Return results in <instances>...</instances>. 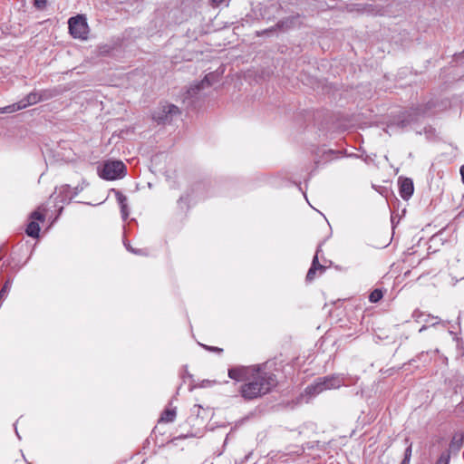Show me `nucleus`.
<instances>
[{"instance_id":"obj_21","label":"nucleus","mask_w":464,"mask_h":464,"mask_svg":"<svg viewBox=\"0 0 464 464\" xmlns=\"http://www.w3.org/2000/svg\"><path fill=\"white\" fill-rule=\"evenodd\" d=\"M383 296V293L381 289H374L369 295V301L371 303H377Z\"/></svg>"},{"instance_id":"obj_14","label":"nucleus","mask_w":464,"mask_h":464,"mask_svg":"<svg viewBox=\"0 0 464 464\" xmlns=\"http://www.w3.org/2000/svg\"><path fill=\"white\" fill-rule=\"evenodd\" d=\"M326 390L325 382L324 381L323 377H320L315 379L313 383L309 384L305 388V392L308 395L315 396Z\"/></svg>"},{"instance_id":"obj_16","label":"nucleus","mask_w":464,"mask_h":464,"mask_svg":"<svg viewBox=\"0 0 464 464\" xmlns=\"http://www.w3.org/2000/svg\"><path fill=\"white\" fill-rule=\"evenodd\" d=\"M327 390L337 389L343 383V378L338 375H328L323 377Z\"/></svg>"},{"instance_id":"obj_5","label":"nucleus","mask_w":464,"mask_h":464,"mask_svg":"<svg viewBox=\"0 0 464 464\" xmlns=\"http://www.w3.org/2000/svg\"><path fill=\"white\" fill-rule=\"evenodd\" d=\"M179 114V107L174 104L165 103L154 111L152 118L158 124H167L171 122Z\"/></svg>"},{"instance_id":"obj_6","label":"nucleus","mask_w":464,"mask_h":464,"mask_svg":"<svg viewBox=\"0 0 464 464\" xmlns=\"http://www.w3.org/2000/svg\"><path fill=\"white\" fill-rule=\"evenodd\" d=\"M69 32L73 38L86 39L89 34V26L86 18L82 14L72 16L68 21Z\"/></svg>"},{"instance_id":"obj_33","label":"nucleus","mask_w":464,"mask_h":464,"mask_svg":"<svg viewBox=\"0 0 464 464\" xmlns=\"http://www.w3.org/2000/svg\"><path fill=\"white\" fill-rule=\"evenodd\" d=\"M426 329H427V326H426V325H422V326L420 328L419 332H420V333H421L422 331H424V330H426Z\"/></svg>"},{"instance_id":"obj_32","label":"nucleus","mask_w":464,"mask_h":464,"mask_svg":"<svg viewBox=\"0 0 464 464\" xmlns=\"http://www.w3.org/2000/svg\"><path fill=\"white\" fill-rule=\"evenodd\" d=\"M460 175H461L462 182L464 183V165L460 167Z\"/></svg>"},{"instance_id":"obj_35","label":"nucleus","mask_w":464,"mask_h":464,"mask_svg":"<svg viewBox=\"0 0 464 464\" xmlns=\"http://www.w3.org/2000/svg\"><path fill=\"white\" fill-rule=\"evenodd\" d=\"M74 203L81 204V203H84V202L83 201H75Z\"/></svg>"},{"instance_id":"obj_12","label":"nucleus","mask_w":464,"mask_h":464,"mask_svg":"<svg viewBox=\"0 0 464 464\" xmlns=\"http://www.w3.org/2000/svg\"><path fill=\"white\" fill-rule=\"evenodd\" d=\"M47 91H44L41 92H32L28 93L24 99L20 102L24 105V109L30 105L36 104L37 102L48 99Z\"/></svg>"},{"instance_id":"obj_28","label":"nucleus","mask_w":464,"mask_h":464,"mask_svg":"<svg viewBox=\"0 0 464 464\" xmlns=\"http://www.w3.org/2000/svg\"><path fill=\"white\" fill-rule=\"evenodd\" d=\"M203 347L209 351V352H213V353H223V349L222 348H219V347H216V346H208V345H203Z\"/></svg>"},{"instance_id":"obj_22","label":"nucleus","mask_w":464,"mask_h":464,"mask_svg":"<svg viewBox=\"0 0 464 464\" xmlns=\"http://www.w3.org/2000/svg\"><path fill=\"white\" fill-rule=\"evenodd\" d=\"M124 245H125L127 250L131 252L134 255H138V256H148L149 255L147 249L132 247L129 243L128 244L125 243Z\"/></svg>"},{"instance_id":"obj_20","label":"nucleus","mask_w":464,"mask_h":464,"mask_svg":"<svg viewBox=\"0 0 464 464\" xmlns=\"http://www.w3.org/2000/svg\"><path fill=\"white\" fill-rule=\"evenodd\" d=\"M295 17H288L285 20H281L276 24V28L288 29L293 25V24L295 23Z\"/></svg>"},{"instance_id":"obj_30","label":"nucleus","mask_w":464,"mask_h":464,"mask_svg":"<svg viewBox=\"0 0 464 464\" xmlns=\"http://www.w3.org/2000/svg\"><path fill=\"white\" fill-rule=\"evenodd\" d=\"M457 409H458L459 411L464 412V399L461 401V402H459V403L458 404Z\"/></svg>"},{"instance_id":"obj_4","label":"nucleus","mask_w":464,"mask_h":464,"mask_svg":"<svg viewBox=\"0 0 464 464\" xmlns=\"http://www.w3.org/2000/svg\"><path fill=\"white\" fill-rule=\"evenodd\" d=\"M47 210L44 207L37 208L28 217V224L25 228V233L28 237L38 238L40 233V223L45 220Z\"/></svg>"},{"instance_id":"obj_1","label":"nucleus","mask_w":464,"mask_h":464,"mask_svg":"<svg viewBox=\"0 0 464 464\" xmlns=\"http://www.w3.org/2000/svg\"><path fill=\"white\" fill-rule=\"evenodd\" d=\"M230 379L243 382L238 392L245 401H253L270 393L278 384L276 375L264 365L235 366L227 371Z\"/></svg>"},{"instance_id":"obj_15","label":"nucleus","mask_w":464,"mask_h":464,"mask_svg":"<svg viewBox=\"0 0 464 464\" xmlns=\"http://www.w3.org/2000/svg\"><path fill=\"white\" fill-rule=\"evenodd\" d=\"M463 443H464V433L463 432L457 433L453 436V438L450 443V449L448 450L450 451V453L451 451L458 453L460 450V449L462 448Z\"/></svg>"},{"instance_id":"obj_18","label":"nucleus","mask_w":464,"mask_h":464,"mask_svg":"<svg viewBox=\"0 0 464 464\" xmlns=\"http://www.w3.org/2000/svg\"><path fill=\"white\" fill-rule=\"evenodd\" d=\"M176 415H177V412H176L175 408L174 409H166L161 413L160 421L166 422V423L173 422L176 419Z\"/></svg>"},{"instance_id":"obj_19","label":"nucleus","mask_w":464,"mask_h":464,"mask_svg":"<svg viewBox=\"0 0 464 464\" xmlns=\"http://www.w3.org/2000/svg\"><path fill=\"white\" fill-rule=\"evenodd\" d=\"M23 109H24V105L22 104V102L19 101L11 105L4 107V111H5V113H12V112L23 110Z\"/></svg>"},{"instance_id":"obj_3","label":"nucleus","mask_w":464,"mask_h":464,"mask_svg":"<svg viewBox=\"0 0 464 464\" xmlns=\"http://www.w3.org/2000/svg\"><path fill=\"white\" fill-rule=\"evenodd\" d=\"M86 185L87 184L83 181L82 184L73 188L67 184L56 187L54 192L51 196V198L53 203H70L79 195L80 192L83 190Z\"/></svg>"},{"instance_id":"obj_23","label":"nucleus","mask_w":464,"mask_h":464,"mask_svg":"<svg viewBox=\"0 0 464 464\" xmlns=\"http://www.w3.org/2000/svg\"><path fill=\"white\" fill-rule=\"evenodd\" d=\"M450 455L449 450L443 451L438 459L436 460L435 464H450Z\"/></svg>"},{"instance_id":"obj_27","label":"nucleus","mask_w":464,"mask_h":464,"mask_svg":"<svg viewBox=\"0 0 464 464\" xmlns=\"http://www.w3.org/2000/svg\"><path fill=\"white\" fill-rule=\"evenodd\" d=\"M47 0H34V5L38 9H44L46 6Z\"/></svg>"},{"instance_id":"obj_13","label":"nucleus","mask_w":464,"mask_h":464,"mask_svg":"<svg viewBox=\"0 0 464 464\" xmlns=\"http://www.w3.org/2000/svg\"><path fill=\"white\" fill-rule=\"evenodd\" d=\"M390 212L392 227V229H394L401 218L406 215L407 209L404 205H393V208H390Z\"/></svg>"},{"instance_id":"obj_7","label":"nucleus","mask_w":464,"mask_h":464,"mask_svg":"<svg viewBox=\"0 0 464 464\" xmlns=\"http://www.w3.org/2000/svg\"><path fill=\"white\" fill-rule=\"evenodd\" d=\"M208 194V188L202 182L191 185L180 197L179 203H186L188 201H197L205 198Z\"/></svg>"},{"instance_id":"obj_11","label":"nucleus","mask_w":464,"mask_h":464,"mask_svg":"<svg viewBox=\"0 0 464 464\" xmlns=\"http://www.w3.org/2000/svg\"><path fill=\"white\" fill-rule=\"evenodd\" d=\"M399 191L403 200H409L414 191L413 181L409 178L400 179Z\"/></svg>"},{"instance_id":"obj_10","label":"nucleus","mask_w":464,"mask_h":464,"mask_svg":"<svg viewBox=\"0 0 464 464\" xmlns=\"http://www.w3.org/2000/svg\"><path fill=\"white\" fill-rule=\"evenodd\" d=\"M319 251H320V248H317L316 253L313 258L311 266L306 274L305 280L307 282H312L314 280L316 272L323 274L326 270V266H323L319 263V259H318Z\"/></svg>"},{"instance_id":"obj_25","label":"nucleus","mask_w":464,"mask_h":464,"mask_svg":"<svg viewBox=\"0 0 464 464\" xmlns=\"http://www.w3.org/2000/svg\"><path fill=\"white\" fill-rule=\"evenodd\" d=\"M121 214L122 219L125 221L128 218L129 214H130L129 209H128V205H121Z\"/></svg>"},{"instance_id":"obj_34","label":"nucleus","mask_w":464,"mask_h":464,"mask_svg":"<svg viewBox=\"0 0 464 464\" xmlns=\"http://www.w3.org/2000/svg\"><path fill=\"white\" fill-rule=\"evenodd\" d=\"M0 113H5L4 107H0Z\"/></svg>"},{"instance_id":"obj_17","label":"nucleus","mask_w":464,"mask_h":464,"mask_svg":"<svg viewBox=\"0 0 464 464\" xmlns=\"http://www.w3.org/2000/svg\"><path fill=\"white\" fill-rule=\"evenodd\" d=\"M105 200L112 203H124L127 198L121 190L111 188L109 190Z\"/></svg>"},{"instance_id":"obj_24","label":"nucleus","mask_w":464,"mask_h":464,"mask_svg":"<svg viewBox=\"0 0 464 464\" xmlns=\"http://www.w3.org/2000/svg\"><path fill=\"white\" fill-rule=\"evenodd\" d=\"M412 451V443H410L404 451V457L401 464H410Z\"/></svg>"},{"instance_id":"obj_26","label":"nucleus","mask_w":464,"mask_h":464,"mask_svg":"<svg viewBox=\"0 0 464 464\" xmlns=\"http://www.w3.org/2000/svg\"><path fill=\"white\" fill-rule=\"evenodd\" d=\"M422 316H424V313L419 309H415L412 313V318L417 322H420Z\"/></svg>"},{"instance_id":"obj_2","label":"nucleus","mask_w":464,"mask_h":464,"mask_svg":"<svg viewBox=\"0 0 464 464\" xmlns=\"http://www.w3.org/2000/svg\"><path fill=\"white\" fill-rule=\"evenodd\" d=\"M98 173L106 180L122 179L126 175V166L121 160H107L98 168Z\"/></svg>"},{"instance_id":"obj_9","label":"nucleus","mask_w":464,"mask_h":464,"mask_svg":"<svg viewBox=\"0 0 464 464\" xmlns=\"http://www.w3.org/2000/svg\"><path fill=\"white\" fill-rule=\"evenodd\" d=\"M218 74L215 72L208 73L202 81L192 85L188 90V95L189 97L197 95L201 90L205 89L206 87H209L213 83L218 82Z\"/></svg>"},{"instance_id":"obj_31","label":"nucleus","mask_w":464,"mask_h":464,"mask_svg":"<svg viewBox=\"0 0 464 464\" xmlns=\"http://www.w3.org/2000/svg\"><path fill=\"white\" fill-rule=\"evenodd\" d=\"M211 4L214 6H218L220 4H222L225 0H210Z\"/></svg>"},{"instance_id":"obj_8","label":"nucleus","mask_w":464,"mask_h":464,"mask_svg":"<svg viewBox=\"0 0 464 464\" xmlns=\"http://www.w3.org/2000/svg\"><path fill=\"white\" fill-rule=\"evenodd\" d=\"M416 114L404 111L398 115L397 118H394L390 124L387 125V132L391 134V131H393L395 128L403 130L411 125V123L416 121Z\"/></svg>"},{"instance_id":"obj_29","label":"nucleus","mask_w":464,"mask_h":464,"mask_svg":"<svg viewBox=\"0 0 464 464\" xmlns=\"http://www.w3.org/2000/svg\"><path fill=\"white\" fill-rule=\"evenodd\" d=\"M426 316H427V319H425L426 323H429L430 320H435V322L431 323L432 325H435L440 323V320L437 316H433L431 314H427Z\"/></svg>"}]
</instances>
